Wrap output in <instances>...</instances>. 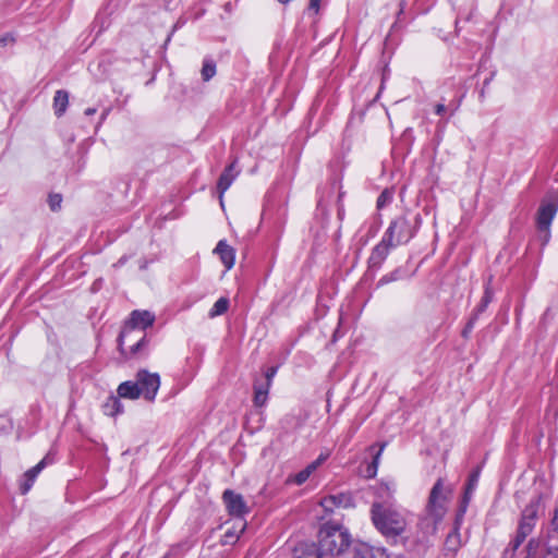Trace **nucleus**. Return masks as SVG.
Segmentation results:
<instances>
[{
    "mask_svg": "<svg viewBox=\"0 0 558 558\" xmlns=\"http://www.w3.org/2000/svg\"><path fill=\"white\" fill-rule=\"evenodd\" d=\"M154 322L155 315L149 311H133L118 338L120 352L125 356L136 355L147 342L143 331Z\"/></svg>",
    "mask_w": 558,
    "mask_h": 558,
    "instance_id": "f257e3e1",
    "label": "nucleus"
},
{
    "mask_svg": "<svg viewBox=\"0 0 558 558\" xmlns=\"http://www.w3.org/2000/svg\"><path fill=\"white\" fill-rule=\"evenodd\" d=\"M371 512L374 525L386 537H396L404 532L407 521L399 510L391 506L374 504Z\"/></svg>",
    "mask_w": 558,
    "mask_h": 558,
    "instance_id": "f03ea898",
    "label": "nucleus"
},
{
    "mask_svg": "<svg viewBox=\"0 0 558 558\" xmlns=\"http://www.w3.org/2000/svg\"><path fill=\"white\" fill-rule=\"evenodd\" d=\"M353 543L348 531L341 526L325 524L319 530L318 546L324 558H339Z\"/></svg>",
    "mask_w": 558,
    "mask_h": 558,
    "instance_id": "7ed1b4c3",
    "label": "nucleus"
},
{
    "mask_svg": "<svg viewBox=\"0 0 558 558\" xmlns=\"http://www.w3.org/2000/svg\"><path fill=\"white\" fill-rule=\"evenodd\" d=\"M421 223L422 218L418 214L414 216L402 215L390 222L384 235L396 246L407 244L415 236Z\"/></svg>",
    "mask_w": 558,
    "mask_h": 558,
    "instance_id": "20e7f679",
    "label": "nucleus"
},
{
    "mask_svg": "<svg viewBox=\"0 0 558 558\" xmlns=\"http://www.w3.org/2000/svg\"><path fill=\"white\" fill-rule=\"evenodd\" d=\"M451 490L445 486L444 480L438 478L430 489L426 505V521H430L433 530L444 519L447 512V502Z\"/></svg>",
    "mask_w": 558,
    "mask_h": 558,
    "instance_id": "39448f33",
    "label": "nucleus"
},
{
    "mask_svg": "<svg viewBox=\"0 0 558 558\" xmlns=\"http://www.w3.org/2000/svg\"><path fill=\"white\" fill-rule=\"evenodd\" d=\"M558 210V203L555 201H543L536 215V226L543 235V245L547 244L550 238V225Z\"/></svg>",
    "mask_w": 558,
    "mask_h": 558,
    "instance_id": "423d86ee",
    "label": "nucleus"
},
{
    "mask_svg": "<svg viewBox=\"0 0 558 558\" xmlns=\"http://www.w3.org/2000/svg\"><path fill=\"white\" fill-rule=\"evenodd\" d=\"M136 381L141 388V393L147 401H154L160 387V377L157 373H149L146 369L138 371Z\"/></svg>",
    "mask_w": 558,
    "mask_h": 558,
    "instance_id": "0eeeda50",
    "label": "nucleus"
},
{
    "mask_svg": "<svg viewBox=\"0 0 558 558\" xmlns=\"http://www.w3.org/2000/svg\"><path fill=\"white\" fill-rule=\"evenodd\" d=\"M542 507V497L537 496L533 498L529 505L522 510L521 518L519 520L518 529L531 534L535 527L538 511Z\"/></svg>",
    "mask_w": 558,
    "mask_h": 558,
    "instance_id": "6e6552de",
    "label": "nucleus"
},
{
    "mask_svg": "<svg viewBox=\"0 0 558 558\" xmlns=\"http://www.w3.org/2000/svg\"><path fill=\"white\" fill-rule=\"evenodd\" d=\"M222 500L230 515L243 518L250 512L243 496L232 489H226L222 494Z\"/></svg>",
    "mask_w": 558,
    "mask_h": 558,
    "instance_id": "1a4fd4ad",
    "label": "nucleus"
},
{
    "mask_svg": "<svg viewBox=\"0 0 558 558\" xmlns=\"http://www.w3.org/2000/svg\"><path fill=\"white\" fill-rule=\"evenodd\" d=\"M319 504L325 512L329 513L336 509H349L355 506L352 494L348 492L325 496Z\"/></svg>",
    "mask_w": 558,
    "mask_h": 558,
    "instance_id": "9d476101",
    "label": "nucleus"
},
{
    "mask_svg": "<svg viewBox=\"0 0 558 558\" xmlns=\"http://www.w3.org/2000/svg\"><path fill=\"white\" fill-rule=\"evenodd\" d=\"M380 556H383L381 547H374L363 542H354L339 558H380Z\"/></svg>",
    "mask_w": 558,
    "mask_h": 558,
    "instance_id": "9b49d317",
    "label": "nucleus"
},
{
    "mask_svg": "<svg viewBox=\"0 0 558 558\" xmlns=\"http://www.w3.org/2000/svg\"><path fill=\"white\" fill-rule=\"evenodd\" d=\"M393 247H396V245H393L390 240H387L386 236L383 235L380 242L376 244L371 252L367 260L368 268L379 269L389 255L390 250Z\"/></svg>",
    "mask_w": 558,
    "mask_h": 558,
    "instance_id": "f8f14e48",
    "label": "nucleus"
},
{
    "mask_svg": "<svg viewBox=\"0 0 558 558\" xmlns=\"http://www.w3.org/2000/svg\"><path fill=\"white\" fill-rule=\"evenodd\" d=\"M235 163H236L235 160L232 161L220 174L219 180L217 182V190L219 193V199H220L221 205H223V203H222L223 194L231 186V184L233 183V181L235 180V178L239 174V171L235 169Z\"/></svg>",
    "mask_w": 558,
    "mask_h": 558,
    "instance_id": "ddd939ff",
    "label": "nucleus"
},
{
    "mask_svg": "<svg viewBox=\"0 0 558 558\" xmlns=\"http://www.w3.org/2000/svg\"><path fill=\"white\" fill-rule=\"evenodd\" d=\"M214 253L219 255L221 263L228 270L233 267L235 262V251L226 242V240H220L217 243Z\"/></svg>",
    "mask_w": 558,
    "mask_h": 558,
    "instance_id": "4468645a",
    "label": "nucleus"
},
{
    "mask_svg": "<svg viewBox=\"0 0 558 558\" xmlns=\"http://www.w3.org/2000/svg\"><path fill=\"white\" fill-rule=\"evenodd\" d=\"M48 463V457H45L41 461H39L35 466L27 470L24 473V482L21 484V493L27 494L29 489L32 488L36 477L38 474L44 470V468Z\"/></svg>",
    "mask_w": 558,
    "mask_h": 558,
    "instance_id": "2eb2a0df",
    "label": "nucleus"
},
{
    "mask_svg": "<svg viewBox=\"0 0 558 558\" xmlns=\"http://www.w3.org/2000/svg\"><path fill=\"white\" fill-rule=\"evenodd\" d=\"M293 558H324V556L319 546H316L314 543H303L294 548Z\"/></svg>",
    "mask_w": 558,
    "mask_h": 558,
    "instance_id": "dca6fc26",
    "label": "nucleus"
},
{
    "mask_svg": "<svg viewBox=\"0 0 558 558\" xmlns=\"http://www.w3.org/2000/svg\"><path fill=\"white\" fill-rule=\"evenodd\" d=\"M118 396L120 398L135 400L142 396L141 388L137 381H124L121 383L117 389Z\"/></svg>",
    "mask_w": 558,
    "mask_h": 558,
    "instance_id": "f3484780",
    "label": "nucleus"
},
{
    "mask_svg": "<svg viewBox=\"0 0 558 558\" xmlns=\"http://www.w3.org/2000/svg\"><path fill=\"white\" fill-rule=\"evenodd\" d=\"M102 411L108 416H116L123 412V405L119 396H109L102 404Z\"/></svg>",
    "mask_w": 558,
    "mask_h": 558,
    "instance_id": "a211bd4d",
    "label": "nucleus"
},
{
    "mask_svg": "<svg viewBox=\"0 0 558 558\" xmlns=\"http://www.w3.org/2000/svg\"><path fill=\"white\" fill-rule=\"evenodd\" d=\"M269 383H259L256 381L254 384V404L256 407H263L267 402L268 392H269Z\"/></svg>",
    "mask_w": 558,
    "mask_h": 558,
    "instance_id": "6ab92c4d",
    "label": "nucleus"
},
{
    "mask_svg": "<svg viewBox=\"0 0 558 558\" xmlns=\"http://www.w3.org/2000/svg\"><path fill=\"white\" fill-rule=\"evenodd\" d=\"M69 105V94L68 92L60 89L57 90L53 97V108L54 112L58 117H61Z\"/></svg>",
    "mask_w": 558,
    "mask_h": 558,
    "instance_id": "aec40b11",
    "label": "nucleus"
},
{
    "mask_svg": "<svg viewBox=\"0 0 558 558\" xmlns=\"http://www.w3.org/2000/svg\"><path fill=\"white\" fill-rule=\"evenodd\" d=\"M492 301H493V290H492L489 283H487L485 286L484 295L482 296L480 304L475 307L473 315H476V317H478L482 313L485 312V310L487 308L488 304Z\"/></svg>",
    "mask_w": 558,
    "mask_h": 558,
    "instance_id": "412c9836",
    "label": "nucleus"
},
{
    "mask_svg": "<svg viewBox=\"0 0 558 558\" xmlns=\"http://www.w3.org/2000/svg\"><path fill=\"white\" fill-rule=\"evenodd\" d=\"M201 73L203 81L208 82L209 80H211L216 75L215 61L210 58H205L203 61Z\"/></svg>",
    "mask_w": 558,
    "mask_h": 558,
    "instance_id": "4be33fe9",
    "label": "nucleus"
},
{
    "mask_svg": "<svg viewBox=\"0 0 558 558\" xmlns=\"http://www.w3.org/2000/svg\"><path fill=\"white\" fill-rule=\"evenodd\" d=\"M229 308V300L227 298L218 299L209 311V317L214 318L225 314Z\"/></svg>",
    "mask_w": 558,
    "mask_h": 558,
    "instance_id": "5701e85b",
    "label": "nucleus"
},
{
    "mask_svg": "<svg viewBox=\"0 0 558 558\" xmlns=\"http://www.w3.org/2000/svg\"><path fill=\"white\" fill-rule=\"evenodd\" d=\"M529 535H530L529 533H526L520 529H517L515 536L513 539L510 541V543L506 549V553L512 551V554H514L518 550V548L523 544V542L525 541V538Z\"/></svg>",
    "mask_w": 558,
    "mask_h": 558,
    "instance_id": "b1692460",
    "label": "nucleus"
},
{
    "mask_svg": "<svg viewBox=\"0 0 558 558\" xmlns=\"http://www.w3.org/2000/svg\"><path fill=\"white\" fill-rule=\"evenodd\" d=\"M404 276V270L402 268H397L393 271L383 276L379 281L377 282V287H381L384 284L397 281Z\"/></svg>",
    "mask_w": 558,
    "mask_h": 558,
    "instance_id": "393cba45",
    "label": "nucleus"
},
{
    "mask_svg": "<svg viewBox=\"0 0 558 558\" xmlns=\"http://www.w3.org/2000/svg\"><path fill=\"white\" fill-rule=\"evenodd\" d=\"M385 447H386V442L380 444L379 449L376 452V454L374 456L372 463L367 466V476L368 477H373L376 475L379 459H380V456H381Z\"/></svg>",
    "mask_w": 558,
    "mask_h": 558,
    "instance_id": "a878e982",
    "label": "nucleus"
},
{
    "mask_svg": "<svg viewBox=\"0 0 558 558\" xmlns=\"http://www.w3.org/2000/svg\"><path fill=\"white\" fill-rule=\"evenodd\" d=\"M48 203L50 209L56 211L61 207L62 196L60 194H51L49 195Z\"/></svg>",
    "mask_w": 558,
    "mask_h": 558,
    "instance_id": "bb28decb",
    "label": "nucleus"
},
{
    "mask_svg": "<svg viewBox=\"0 0 558 558\" xmlns=\"http://www.w3.org/2000/svg\"><path fill=\"white\" fill-rule=\"evenodd\" d=\"M477 318L478 317H476V315L472 314V316L470 317V319L468 320L465 327L462 330V337L463 338H468L469 335L472 332Z\"/></svg>",
    "mask_w": 558,
    "mask_h": 558,
    "instance_id": "cd10ccee",
    "label": "nucleus"
},
{
    "mask_svg": "<svg viewBox=\"0 0 558 558\" xmlns=\"http://www.w3.org/2000/svg\"><path fill=\"white\" fill-rule=\"evenodd\" d=\"M391 201V194L388 191H384L377 198V208L385 207Z\"/></svg>",
    "mask_w": 558,
    "mask_h": 558,
    "instance_id": "c85d7f7f",
    "label": "nucleus"
},
{
    "mask_svg": "<svg viewBox=\"0 0 558 558\" xmlns=\"http://www.w3.org/2000/svg\"><path fill=\"white\" fill-rule=\"evenodd\" d=\"M310 475L307 473V471H304V469L302 471H300L299 473H296L293 477V482L298 485H302L304 484L307 480H308Z\"/></svg>",
    "mask_w": 558,
    "mask_h": 558,
    "instance_id": "c756f323",
    "label": "nucleus"
},
{
    "mask_svg": "<svg viewBox=\"0 0 558 558\" xmlns=\"http://www.w3.org/2000/svg\"><path fill=\"white\" fill-rule=\"evenodd\" d=\"M15 43V38L12 34H4L0 36V48L7 47L9 45H13Z\"/></svg>",
    "mask_w": 558,
    "mask_h": 558,
    "instance_id": "7c9ffc66",
    "label": "nucleus"
},
{
    "mask_svg": "<svg viewBox=\"0 0 558 558\" xmlns=\"http://www.w3.org/2000/svg\"><path fill=\"white\" fill-rule=\"evenodd\" d=\"M543 558H558V547H548Z\"/></svg>",
    "mask_w": 558,
    "mask_h": 558,
    "instance_id": "2f4dec72",
    "label": "nucleus"
},
{
    "mask_svg": "<svg viewBox=\"0 0 558 558\" xmlns=\"http://www.w3.org/2000/svg\"><path fill=\"white\" fill-rule=\"evenodd\" d=\"M276 373H277V367L268 368L266 372V379L264 383H269V386H271V381H272V378L276 375Z\"/></svg>",
    "mask_w": 558,
    "mask_h": 558,
    "instance_id": "473e14b6",
    "label": "nucleus"
},
{
    "mask_svg": "<svg viewBox=\"0 0 558 558\" xmlns=\"http://www.w3.org/2000/svg\"><path fill=\"white\" fill-rule=\"evenodd\" d=\"M551 524H553L554 529L558 531V505L555 508L554 515L551 519Z\"/></svg>",
    "mask_w": 558,
    "mask_h": 558,
    "instance_id": "72a5a7b5",
    "label": "nucleus"
},
{
    "mask_svg": "<svg viewBox=\"0 0 558 558\" xmlns=\"http://www.w3.org/2000/svg\"><path fill=\"white\" fill-rule=\"evenodd\" d=\"M477 478H478V472H474L470 475L469 488H472L476 484Z\"/></svg>",
    "mask_w": 558,
    "mask_h": 558,
    "instance_id": "f704fd0d",
    "label": "nucleus"
},
{
    "mask_svg": "<svg viewBox=\"0 0 558 558\" xmlns=\"http://www.w3.org/2000/svg\"><path fill=\"white\" fill-rule=\"evenodd\" d=\"M126 262H128V256H126V255H123V256H122V257H120V258L118 259V262H117V263H114L112 266H113L114 268H119V267H122Z\"/></svg>",
    "mask_w": 558,
    "mask_h": 558,
    "instance_id": "c9c22d12",
    "label": "nucleus"
},
{
    "mask_svg": "<svg viewBox=\"0 0 558 558\" xmlns=\"http://www.w3.org/2000/svg\"><path fill=\"white\" fill-rule=\"evenodd\" d=\"M446 111V106L444 104H437L435 106V112L437 114H442Z\"/></svg>",
    "mask_w": 558,
    "mask_h": 558,
    "instance_id": "e433bc0d",
    "label": "nucleus"
},
{
    "mask_svg": "<svg viewBox=\"0 0 558 558\" xmlns=\"http://www.w3.org/2000/svg\"><path fill=\"white\" fill-rule=\"evenodd\" d=\"M320 0H310V9H313L315 11L319 8Z\"/></svg>",
    "mask_w": 558,
    "mask_h": 558,
    "instance_id": "4c0bfd02",
    "label": "nucleus"
},
{
    "mask_svg": "<svg viewBox=\"0 0 558 558\" xmlns=\"http://www.w3.org/2000/svg\"><path fill=\"white\" fill-rule=\"evenodd\" d=\"M326 459L327 456L320 454L313 463L318 468Z\"/></svg>",
    "mask_w": 558,
    "mask_h": 558,
    "instance_id": "58836bf2",
    "label": "nucleus"
},
{
    "mask_svg": "<svg viewBox=\"0 0 558 558\" xmlns=\"http://www.w3.org/2000/svg\"><path fill=\"white\" fill-rule=\"evenodd\" d=\"M326 459L327 456L320 454L313 463L318 468Z\"/></svg>",
    "mask_w": 558,
    "mask_h": 558,
    "instance_id": "ea45409f",
    "label": "nucleus"
},
{
    "mask_svg": "<svg viewBox=\"0 0 558 558\" xmlns=\"http://www.w3.org/2000/svg\"><path fill=\"white\" fill-rule=\"evenodd\" d=\"M225 537H226V542H229V539H231V538L238 539L239 535H235L231 531H227L226 534H225Z\"/></svg>",
    "mask_w": 558,
    "mask_h": 558,
    "instance_id": "a19ab883",
    "label": "nucleus"
},
{
    "mask_svg": "<svg viewBox=\"0 0 558 558\" xmlns=\"http://www.w3.org/2000/svg\"><path fill=\"white\" fill-rule=\"evenodd\" d=\"M317 469V466L312 462L310 463L305 469L304 471H307L308 475L311 476V474Z\"/></svg>",
    "mask_w": 558,
    "mask_h": 558,
    "instance_id": "79ce46f5",
    "label": "nucleus"
},
{
    "mask_svg": "<svg viewBox=\"0 0 558 558\" xmlns=\"http://www.w3.org/2000/svg\"><path fill=\"white\" fill-rule=\"evenodd\" d=\"M456 541H457V534H449L447 536L446 543H447V545H449L451 543H456Z\"/></svg>",
    "mask_w": 558,
    "mask_h": 558,
    "instance_id": "37998d69",
    "label": "nucleus"
},
{
    "mask_svg": "<svg viewBox=\"0 0 558 558\" xmlns=\"http://www.w3.org/2000/svg\"><path fill=\"white\" fill-rule=\"evenodd\" d=\"M535 544H536V541L534 538H532L529 541L526 548L531 551L533 549V547L535 546Z\"/></svg>",
    "mask_w": 558,
    "mask_h": 558,
    "instance_id": "c03bdc74",
    "label": "nucleus"
},
{
    "mask_svg": "<svg viewBox=\"0 0 558 558\" xmlns=\"http://www.w3.org/2000/svg\"><path fill=\"white\" fill-rule=\"evenodd\" d=\"M95 113H96V109H95V108H87V109L85 110V114H86V116H93V114H95Z\"/></svg>",
    "mask_w": 558,
    "mask_h": 558,
    "instance_id": "a18cd8bd",
    "label": "nucleus"
},
{
    "mask_svg": "<svg viewBox=\"0 0 558 558\" xmlns=\"http://www.w3.org/2000/svg\"><path fill=\"white\" fill-rule=\"evenodd\" d=\"M1 421H4V417H0V422H1Z\"/></svg>",
    "mask_w": 558,
    "mask_h": 558,
    "instance_id": "49530a36",
    "label": "nucleus"
}]
</instances>
